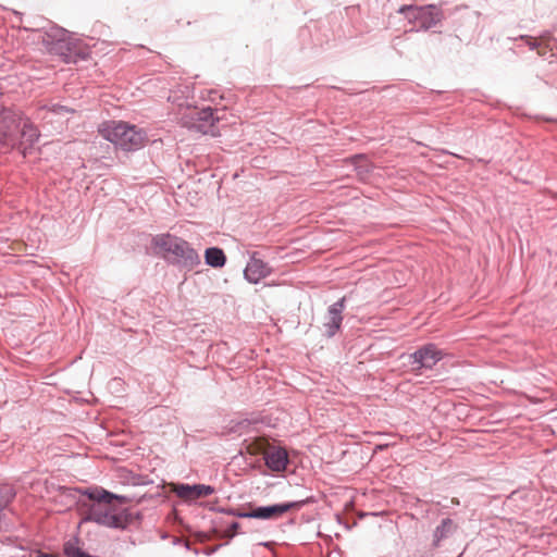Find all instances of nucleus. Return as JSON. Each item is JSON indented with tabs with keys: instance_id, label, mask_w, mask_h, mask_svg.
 <instances>
[{
	"instance_id": "nucleus-1",
	"label": "nucleus",
	"mask_w": 557,
	"mask_h": 557,
	"mask_svg": "<svg viewBox=\"0 0 557 557\" xmlns=\"http://www.w3.org/2000/svg\"><path fill=\"white\" fill-rule=\"evenodd\" d=\"M76 492L95 502L90 505L84 518L86 522H95L101 527L125 531L135 519L139 520L141 517L140 512L133 513L126 508L116 512L112 507H103V505H111L114 500L122 504L129 502L124 495L114 494L101 486L76 488Z\"/></svg>"
},
{
	"instance_id": "nucleus-2",
	"label": "nucleus",
	"mask_w": 557,
	"mask_h": 557,
	"mask_svg": "<svg viewBox=\"0 0 557 557\" xmlns=\"http://www.w3.org/2000/svg\"><path fill=\"white\" fill-rule=\"evenodd\" d=\"M40 133L22 113L11 109L0 112V147L4 151L18 150L23 157L32 152Z\"/></svg>"
},
{
	"instance_id": "nucleus-3",
	"label": "nucleus",
	"mask_w": 557,
	"mask_h": 557,
	"mask_svg": "<svg viewBox=\"0 0 557 557\" xmlns=\"http://www.w3.org/2000/svg\"><path fill=\"white\" fill-rule=\"evenodd\" d=\"M37 32L38 39L42 42L48 53L60 57L64 63L76 64L89 58V51L83 45V41L75 38L65 28L51 25L46 29Z\"/></svg>"
},
{
	"instance_id": "nucleus-4",
	"label": "nucleus",
	"mask_w": 557,
	"mask_h": 557,
	"mask_svg": "<svg viewBox=\"0 0 557 557\" xmlns=\"http://www.w3.org/2000/svg\"><path fill=\"white\" fill-rule=\"evenodd\" d=\"M151 244L157 256L182 270L191 271L201 262L197 250L187 240L171 233L153 236Z\"/></svg>"
},
{
	"instance_id": "nucleus-5",
	"label": "nucleus",
	"mask_w": 557,
	"mask_h": 557,
	"mask_svg": "<svg viewBox=\"0 0 557 557\" xmlns=\"http://www.w3.org/2000/svg\"><path fill=\"white\" fill-rule=\"evenodd\" d=\"M102 137L124 151H136L147 141V133L136 125L111 122L100 129Z\"/></svg>"
},
{
	"instance_id": "nucleus-6",
	"label": "nucleus",
	"mask_w": 557,
	"mask_h": 557,
	"mask_svg": "<svg viewBox=\"0 0 557 557\" xmlns=\"http://www.w3.org/2000/svg\"><path fill=\"white\" fill-rule=\"evenodd\" d=\"M445 354L435 344L429 343L419 347L409 354V362L416 374H421L423 370H432L437 362L444 358Z\"/></svg>"
},
{
	"instance_id": "nucleus-7",
	"label": "nucleus",
	"mask_w": 557,
	"mask_h": 557,
	"mask_svg": "<svg viewBox=\"0 0 557 557\" xmlns=\"http://www.w3.org/2000/svg\"><path fill=\"white\" fill-rule=\"evenodd\" d=\"M214 112L215 110L211 107H205L202 109L194 108L183 116L184 125L189 129L201 133L203 135H214V125L219 120L214 116Z\"/></svg>"
},
{
	"instance_id": "nucleus-8",
	"label": "nucleus",
	"mask_w": 557,
	"mask_h": 557,
	"mask_svg": "<svg viewBox=\"0 0 557 557\" xmlns=\"http://www.w3.org/2000/svg\"><path fill=\"white\" fill-rule=\"evenodd\" d=\"M311 503V498L295 502H285L267 506L253 507L255 519L275 520L292 509H300L305 505Z\"/></svg>"
},
{
	"instance_id": "nucleus-9",
	"label": "nucleus",
	"mask_w": 557,
	"mask_h": 557,
	"mask_svg": "<svg viewBox=\"0 0 557 557\" xmlns=\"http://www.w3.org/2000/svg\"><path fill=\"white\" fill-rule=\"evenodd\" d=\"M346 308V297L339 298L337 301L332 304L325 317V322L323 324L325 336L332 338L339 331L343 322V311Z\"/></svg>"
},
{
	"instance_id": "nucleus-10",
	"label": "nucleus",
	"mask_w": 557,
	"mask_h": 557,
	"mask_svg": "<svg viewBox=\"0 0 557 557\" xmlns=\"http://www.w3.org/2000/svg\"><path fill=\"white\" fill-rule=\"evenodd\" d=\"M444 18L443 12L435 4L420 5L418 11V26L410 32H426L436 26Z\"/></svg>"
},
{
	"instance_id": "nucleus-11",
	"label": "nucleus",
	"mask_w": 557,
	"mask_h": 557,
	"mask_svg": "<svg viewBox=\"0 0 557 557\" xmlns=\"http://www.w3.org/2000/svg\"><path fill=\"white\" fill-rule=\"evenodd\" d=\"M258 252H252L250 259L244 269V277L251 284H258L262 278L271 273V268L267 262L257 258Z\"/></svg>"
},
{
	"instance_id": "nucleus-12",
	"label": "nucleus",
	"mask_w": 557,
	"mask_h": 557,
	"mask_svg": "<svg viewBox=\"0 0 557 557\" xmlns=\"http://www.w3.org/2000/svg\"><path fill=\"white\" fill-rule=\"evenodd\" d=\"M214 487L206 484H186L180 483L175 487V493L180 498L194 500L209 496L214 493Z\"/></svg>"
},
{
	"instance_id": "nucleus-13",
	"label": "nucleus",
	"mask_w": 557,
	"mask_h": 557,
	"mask_svg": "<svg viewBox=\"0 0 557 557\" xmlns=\"http://www.w3.org/2000/svg\"><path fill=\"white\" fill-rule=\"evenodd\" d=\"M459 529L458 523L447 517L441 520L432 533V547L438 548L442 543L450 539Z\"/></svg>"
},
{
	"instance_id": "nucleus-14",
	"label": "nucleus",
	"mask_w": 557,
	"mask_h": 557,
	"mask_svg": "<svg viewBox=\"0 0 557 557\" xmlns=\"http://www.w3.org/2000/svg\"><path fill=\"white\" fill-rule=\"evenodd\" d=\"M265 466L273 472H283L289 463L288 453L283 447H275L264 456Z\"/></svg>"
},
{
	"instance_id": "nucleus-15",
	"label": "nucleus",
	"mask_w": 557,
	"mask_h": 557,
	"mask_svg": "<svg viewBox=\"0 0 557 557\" xmlns=\"http://www.w3.org/2000/svg\"><path fill=\"white\" fill-rule=\"evenodd\" d=\"M205 263L214 269H221L226 263V255L220 247L213 246L205 250Z\"/></svg>"
},
{
	"instance_id": "nucleus-16",
	"label": "nucleus",
	"mask_w": 557,
	"mask_h": 557,
	"mask_svg": "<svg viewBox=\"0 0 557 557\" xmlns=\"http://www.w3.org/2000/svg\"><path fill=\"white\" fill-rule=\"evenodd\" d=\"M193 94V88L188 85L180 86L176 90H171L168 96V101L176 104L180 108H189L188 99Z\"/></svg>"
},
{
	"instance_id": "nucleus-17",
	"label": "nucleus",
	"mask_w": 557,
	"mask_h": 557,
	"mask_svg": "<svg viewBox=\"0 0 557 557\" xmlns=\"http://www.w3.org/2000/svg\"><path fill=\"white\" fill-rule=\"evenodd\" d=\"M44 111L51 112L57 115L72 114L75 112V110L70 107L62 106L59 103H50V104H44V106L39 107L38 113H37L38 117H42V119L46 117L45 115L41 114Z\"/></svg>"
},
{
	"instance_id": "nucleus-18",
	"label": "nucleus",
	"mask_w": 557,
	"mask_h": 557,
	"mask_svg": "<svg viewBox=\"0 0 557 557\" xmlns=\"http://www.w3.org/2000/svg\"><path fill=\"white\" fill-rule=\"evenodd\" d=\"M16 492L9 484L0 485V509L3 511L15 498Z\"/></svg>"
},
{
	"instance_id": "nucleus-19",
	"label": "nucleus",
	"mask_w": 557,
	"mask_h": 557,
	"mask_svg": "<svg viewBox=\"0 0 557 557\" xmlns=\"http://www.w3.org/2000/svg\"><path fill=\"white\" fill-rule=\"evenodd\" d=\"M418 11L419 5L405 4L397 10V13L404 15L410 24L418 26Z\"/></svg>"
},
{
	"instance_id": "nucleus-20",
	"label": "nucleus",
	"mask_w": 557,
	"mask_h": 557,
	"mask_svg": "<svg viewBox=\"0 0 557 557\" xmlns=\"http://www.w3.org/2000/svg\"><path fill=\"white\" fill-rule=\"evenodd\" d=\"M352 164L359 175H367L370 172V164L363 154H356L352 157Z\"/></svg>"
},
{
	"instance_id": "nucleus-21",
	"label": "nucleus",
	"mask_w": 557,
	"mask_h": 557,
	"mask_svg": "<svg viewBox=\"0 0 557 557\" xmlns=\"http://www.w3.org/2000/svg\"><path fill=\"white\" fill-rule=\"evenodd\" d=\"M227 513L234 516V517H237V518H249V519H255V515H253V508L249 509V510H244V509H230L227 511Z\"/></svg>"
},
{
	"instance_id": "nucleus-22",
	"label": "nucleus",
	"mask_w": 557,
	"mask_h": 557,
	"mask_svg": "<svg viewBox=\"0 0 557 557\" xmlns=\"http://www.w3.org/2000/svg\"><path fill=\"white\" fill-rule=\"evenodd\" d=\"M437 505L442 508V509H449V508H453L455 506H459L460 505V500L456 497L451 498L449 502L447 503H441L438 502Z\"/></svg>"
},
{
	"instance_id": "nucleus-23",
	"label": "nucleus",
	"mask_w": 557,
	"mask_h": 557,
	"mask_svg": "<svg viewBox=\"0 0 557 557\" xmlns=\"http://www.w3.org/2000/svg\"><path fill=\"white\" fill-rule=\"evenodd\" d=\"M520 39L525 40V42H527L528 47L530 48V50H534V49H536L539 47V42L535 39H533L532 37H530V36L522 35V36H520Z\"/></svg>"
},
{
	"instance_id": "nucleus-24",
	"label": "nucleus",
	"mask_w": 557,
	"mask_h": 557,
	"mask_svg": "<svg viewBox=\"0 0 557 557\" xmlns=\"http://www.w3.org/2000/svg\"><path fill=\"white\" fill-rule=\"evenodd\" d=\"M239 527L240 524L237 521H232L228 524L227 531L230 532L231 537H233L238 532Z\"/></svg>"
},
{
	"instance_id": "nucleus-25",
	"label": "nucleus",
	"mask_w": 557,
	"mask_h": 557,
	"mask_svg": "<svg viewBox=\"0 0 557 557\" xmlns=\"http://www.w3.org/2000/svg\"><path fill=\"white\" fill-rule=\"evenodd\" d=\"M259 420L258 419H244L242 420L240 422H238V425L239 426H244V425H250V424H256L258 423Z\"/></svg>"
},
{
	"instance_id": "nucleus-26",
	"label": "nucleus",
	"mask_w": 557,
	"mask_h": 557,
	"mask_svg": "<svg viewBox=\"0 0 557 557\" xmlns=\"http://www.w3.org/2000/svg\"><path fill=\"white\" fill-rule=\"evenodd\" d=\"M36 557H54V556H52V555H50V554H44V553H40V554H38Z\"/></svg>"
},
{
	"instance_id": "nucleus-27",
	"label": "nucleus",
	"mask_w": 557,
	"mask_h": 557,
	"mask_svg": "<svg viewBox=\"0 0 557 557\" xmlns=\"http://www.w3.org/2000/svg\"><path fill=\"white\" fill-rule=\"evenodd\" d=\"M218 548H219V546H216V547H214V548H210V550H208V552H207V554H208V555H210V554H212V553L216 552V550H218Z\"/></svg>"
}]
</instances>
